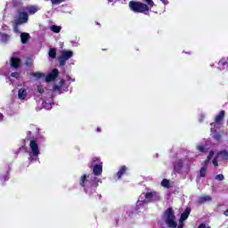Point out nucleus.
Segmentation results:
<instances>
[{
  "label": "nucleus",
  "mask_w": 228,
  "mask_h": 228,
  "mask_svg": "<svg viewBox=\"0 0 228 228\" xmlns=\"http://www.w3.org/2000/svg\"><path fill=\"white\" fill-rule=\"evenodd\" d=\"M160 199L161 196L156 191H148L147 192H143L138 198L135 209L140 212L145 211L149 202H158Z\"/></svg>",
  "instance_id": "nucleus-1"
},
{
  "label": "nucleus",
  "mask_w": 228,
  "mask_h": 228,
  "mask_svg": "<svg viewBox=\"0 0 228 228\" xmlns=\"http://www.w3.org/2000/svg\"><path fill=\"white\" fill-rule=\"evenodd\" d=\"M29 38H31V37L28 33L23 32L20 34L21 44H28V40H29Z\"/></svg>",
  "instance_id": "nucleus-20"
},
{
  "label": "nucleus",
  "mask_w": 228,
  "mask_h": 228,
  "mask_svg": "<svg viewBox=\"0 0 228 228\" xmlns=\"http://www.w3.org/2000/svg\"><path fill=\"white\" fill-rule=\"evenodd\" d=\"M211 126H215V123H212Z\"/></svg>",
  "instance_id": "nucleus-46"
},
{
  "label": "nucleus",
  "mask_w": 228,
  "mask_h": 228,
  "mask_svg": "<svg viewBox=\"0 0 228 228\" xmlns=\"http://www.w3.org/2000/svg\"><path fill=\"white\" fill-rule=\"evenodd\" d=\"M11 67H13V69H18L19 65H20V60L16 57H12L10 61Z\"/></svg>",
  "instance_id": "nucleus-16"
},
{
  "label": "nucleus",
  "mask_w": 228,
  "mask_h": 228,
  "mask_svg": "<svg viewBox=\"0 0 228 228\" xmlns=\"http://www.w3.org/2000/svg\"><path fill=\"white\" fill-rule=\"evenodd\" d=\"M63 81H61L60 86H55L54 90H61V87L63 86Z\"/></svg>",
  "instance_id": "nucleus-33"
},
{
  "label": "nucleus",
  "mask_w": 228,
  "mask_h": 228,
  "mask_svg": "<svg viewBox=\"0 0 228 228\" xmlns=\"http://www.w3.org/2000/svg\"><path fill=\"white\" fill-rule=\"evenodd\" d=\"M213 156H215V152L210 151L208 156L207 160H205V166L200 168V177H206V166L208 165V163H209V161H211V159H213Z\"/></svg>",
  "instance_id": "nucleus-10"
},
{
  "label": "nucleus",
  "mask_w": 228,
  "mask_h": 228,
  "mask_svg": "<svg viewBox=\"0 0 228 228\" xmlns=\"http://www.w3.org/2000/svg\"><path fill=\"white\" fill-rule=\"evenodd\" d=\"M145 3H147L148 6H151L152 8V6H154V1L152 0H144Z\"/></svg>",
  "instance_id": "nucleus-32"
},
{
  "label": "nucleus",
  "mask_w": 228,
  "mask_h": 228,
  "mask_svg": "<svg viewBox=\"0 0 228 228\" xmlns=\"http://www.w3.org/2000/svg\"><path fill=\"white\" fill-rule=\"evenodd\" d=\"M53 4H60L63 0H51Z\"/></svg>",
  "instance_id": "nucleus-36"
},
{
  "label": "nucleus",
  "mask_w": 228,
  "mask_h": 228,
  "mask_svg": "<svg viewBox=\"0 0 228 228\" xmlns=\"http://www.w3.org/2000/svg\"><path fill=\"white\" fill-rule=\"evenodd\" d=\"M4 118V116L0 113V122H3V118Z\"/></svg>",
  "instance_id": "nucleus-40"
},
{
  "label": "nucleus",
  "mask_w": 228,
  "mask_h": 228,
  "mask_svg": "<svg viewBox=\"0 0 228 228\" xmlns=\"http://www.w3.org/2000/svg\"><path fill=\"white\" fill-rule=\"evenodd\" d=\"M20 74L18 72H13L11 74V77H15V79H18Z\"/></svg>",
  "instance_id": "nucleus-35"
},
{
  "label": "nucleus",
  "mask_w": 228,
  "mask_h": 228,
  "mask_svg": "<svg viewBox=\"0 0 228 228\" xmlns=\"http://www.w3.org/2000/svg\"><path fill=\"white\" fill-rule=\"evenodd\" d=\"M90 163L93 167L94 175H96V176L102 175V161H101V159L93 158Z\"/></svg>",
  "instance_id": "nucleus-5"
},
{
  "label": "nucleus",
  "mask_w": 228,
  "mask_h": 228,
  "mask_svg": "<svg viewBox=\"0 0 228 228\" xmlns=\"http://www.w3.org/2000/svg\"><path fill=\"white\" fill-rule=\"evenodd\" d=\"M197 151H199V152H208V143L204 144H199L196 147Z\"/></svg>",
  "instance_id": "nucleus-22"
},
{
  "label": "nucleus",
  "mask_w": 228,
  "mask_h": 228,
  "mask_svg": "<svg viewBox=\"0 0 228 228\" xmlns=\"http://www.w3.org/2000/svg\"><path fill=\"white\" fill-rule=\"evenodd\" d=\"M129 7L132 12H135L136 13H143V12H149V6L147 4H142L141 2H130Z\"/></svg>",
  "instance_id": "nucleus-6"
},
{
  "label": "nucleus",
  "mask_w": 228,
  "mask_h": 228,
  "mask_svg": "<svg viewBox=\"0 0 228 228\" xmlns=\"http://www.w3.org/2000/svg\"><path fill=\"white\" fill-rule=\"evenodd\" d=\"M50 29L51 31H53V33H60V31H61V27L53 25L50 27Z\"/></svg>",
  "instance_id": "nucleus-27"
},
{
  "label": "nucleus",
  "mask_w": 228,
  "mask_h": 228,
  "mask_svg": "<svg viewBox=\"0 0 228 228\" xmlns=\"http://www.w3.org/2000/svg\"><path fill=\"white\" fill-rule=\"evenodd\" d=\"M111 2H113V0H109V3H111Z\"/></svg>",
  "instance_id": "nucleus-43"
},
{
  "label": "nucleus",
  "mask_w": 228,
  "mask_h": 228,
  "mask_svg": "<svg viewBox=\"0 0 228 228\" xmlns=\"http://www.w3.org/2000/svg\"><path fill=\"white\" fill-rule=\"evenodd\" d=\"M37 92L39 94H44V86H37Z\"/></svg>",
  "instance_id": "nucleus-34"
},
{
  "label": "nucleus",
  "mask_w": 228,
  "mask_h": 228,
  "mask_svg": "<svg viewBox=\"0 0 228 228\" xmlns=\"http://www.w3.org/2000/svg\"><path fill=\"white\" fill-rule=\"evenodd\" d=\"M59 71L58 69H53L46 77L45 81L46 83H51V81H54L56 77H58Z\"/></svg>",
  "instance_id": "nucleus-13"
},
{
  "label": "nucleus",
  "mask_w": 228,
  "mask_h": 228,
  "mask_svg": "<svg viewBox=\"0 0 228 228\" xmlns=\"http://www.w3.org/2000/svg\"><path fill=\"white\" fill-rule=\"evenodd\" d=\"M191 212V209L190 208H187L185 211L181 215L178 228L184 227V224H183V222L188 219V216H190Z\"/></svg>",
  "instance_id": "nucleus-11"
},
{
  "label": "nucleus",
  "mask_w": 228,
  "mask_h": 228,
  "mask_svg": "<svg viewBox=\"0 0 228 228\" xmlns=\"http://www.w3.org/2000/svg\"><path fill=\"white\" fill-rule=\"evenodd\" d=\"M225 115V112L224 110L220 111V113L216 117V123L214 126H218L222 120H224V117Z\"/></svg>",
  "instance_id": "nucleus-19"
},
{
  "label": "nucleus",
  "mask_w": 228,
  "mask_h": 228,
  "mask_svg": "<svg viewBox=\"0 0 228 228\" xmlns=\"http://www.w3.org/2000/svg\"><path fill=\"white\" fill-rule=\"evenodd\" d=\"M163 4H168V0H160Z\"/></svg>",
  "instance_id": "nucleus-39"
},
{
  "label": "nucleus",
  "mask_w": 228,
  "mask_h": 228,
  "mask_svg": "<svg viewBox=\"0 0 228 228\" xmlns=\"http://www.w3.org/2000/svg\"><path fill=\"white\" fill-rule=\"evenodd\" d=\"M126 172H127V167L126 166H122L119 170L117 173V175L115 176V181H118V179H120V177H122V175H124V174H126Z\"/></svg>",
  "instance_id": "nucleus-14"
},
{
  "label": "nucleus",
  "mask_w": 228,
  "mask_h": 228,
  "mask_svg": "<svg viewBox=\"0 0 228 228\" xmlns=\"http://www.w3.org/2000/svg\"><path fill=\"white\" fill-rule=\"evenodd\" d=\"M40 155V148H38V143L37 141L32 140L29 143V150H28V159L31 163L33 161H37L38 159V156Z\"/></svg>",
  "instance_id": "nucleus-4"
},
{
  "label": "nucleus",
  "mask_w": 228,
  "mask_h": 228,
  "mask_svg": "<svg viewBox=\"0 0 228 228\" xmlns=\"http://www.w3.org/2000/svg\"><path fill=\"white\" fill-rule=\"evenodd\" d=\"M224 216H228V208L224 212Z\"/></svg>",
  "instance_id": "nucleus-41"
},
{
  "label": "nucleus",
  "mask_w": 228,
  "mask_h": 228,
  "mask_svg": "<svg viewBox=\"0 0 228 228\" xmlns=\"http://www.w3.org/2000/svg\"><path fill=\"white\" fill-rule=\"evenodd\" d=\"M163 221L170 228L177 227V222L175 221V213L174 209L167 208L163 215Z\"/></svg>",
  "instance_id": "nucleus-3"
},
{
  "label": "nucleus",
  "mask_w": 228,
  "mask_h": 228,
  "mask_svg": "<svg viewBox=\"0 0 228 228\" xmlns=\"http://www.w3.org/2000/svg\"><path fill=\"white\" fill-rule=\"evenodd\" d=\"M26 10L30 15H34V13H37V12L40 10V7L37 5H32V6L27 7Z\"/></svg>",
  "instance_id": "nucleus-17"
},
{
  "label": "nucleus",
  "mask_w": 228,
  "mask_h": 228,
  "mask_svg": "<svg viewBox=\"0 0 228 228\" xmlns=\"http://www.w3.org/2000/svg\"><path fill=\"white\" fill-rule=\"evenodd\" d=\"M216 181H224V175L220 174L216 176Z\"/></svg>",
  "instance_id": "nucleus-31"
},
{
  "label": "nucleus",
  "mask_w": 228,
  "mask_h": 228,
  "mask_svg": "<svg viewBox=\"0 0 228 228\" xmlns=\"http://www.w3.org/2000/svg\"><path fill=\"white\" fill-rule=\"evenodd\" d=\"M200 122H202V118H200Z\"/></svg>",
  "instance_id": "nucleus-45"
},
{
  "label": "nucleus",
  "mask_w": 228,
  "mask_h": 228,
  "mask_svg": "<svg viewBox=\"0 0 228 228\" xmlns=\"http://www.w3.org/2000/svg\"><path fill=\"white\" fill-rule=\"evenodd\" d=\"M32 76L36 79H41V77H45V75H44V73H40V72L33 73Z\"/></svg>",
  "instance_id": "nucleus-28"
},
{
  "label": "nucleus",
  "mask_w": 228,
  "mask_h": 228,
  "mask_svg": "<svg viewBox=\"0 0 228 228\" xmlns=\"http://www.w3.org/2000/svg\"><path fill=\"white\" fill-rule=\"evenodd\" d=\"M202 118H204V114L201 115Z\"/></svg>",
  "instance_id": "nucleus-44"
},
{
  "label": "nucleus",
  "mask_w": 228,
  "mask_h": 228,
  "mask_svg": "<svg viewBox=\"0 0 228 228\" xmlns=\"http://www.w3.org/2000/svg\"><path fill=\"white\" fill-rule=\"evenodd\" d=\"M74 53L70 50H62L61 52V56L59 57L60 65H65L67 60H70V57L73 56Z\"/></svg>",
  "instance_id": "nucleus-8"
},
{
  "label": "nucleus",
  "mask_w": 228,
  "mask_h": 228,
  "mask_svg": "<svg viewBox=\"0 0 228 228\" xmlns=\"http://www.w3.org/2000/svg\"><path fill=\"white\" fill-rule=\"evenodd\" d=\"M53 104H54L53 96H49L48 98L42 100V105L45 110H51L53 108Z\"/></svg>",
  "instance_id": "nucleus-12"
},
{
  "label": "nucleus",
  "mask_w": 228,
  "mask_h": 228,
  "mask_svg": "<svg viewBox=\"0 0 228 228\" xmlns=\"http://www.w3.org/2000/svg\"><path fill=\"white\" fill-rule=\"evenodd\" d=\"M160 184L163 188H170V180L163 179Z\"/></svg>",
  "instance_id": "nucleus-26"
},
{
  "label": "nucleus",
  "mask_w": 228,
  "mask_h": 228,
  "mask_svg": "<svg viewBox=\"0 0 228 228\" xmlns=\"http://www.w3.org/2000/svg\"><path fill=\"white\" fill-rule=\"evenodd\" d=\"M28 91L29 87H28L27 86H23V87L18 90V99H20V101H26Z\"/></svg>",
  "instance_id": "nucleus-9"
},
{
  "label": "nucleus",
  "mask_w": 228,
  "mask_h": 228,
  "mask_svg": "<svg viewBox=\"0 0 228 228\" xmlns=\"http://www.w3.org/2000/svg\"><path fill=\"white\" fill-rule=\"evenodd\" d=\"M183 159H179L175 164V170L176 172H181V169L183 168Z\"/></svg>",
  "instance_id": "nucleus-23"
},
{
  "label": "nucleus",
  "mask_w": 228,
  "mask_h": 228,
  "mask_svg": "<svg viewBox=\"0 0 228 228\" xmlns=\"http://www.w3.org/2000/svg\"><path fill=\"white\" fill-rule=\"evenodd\" d=\"M198 228H209V226H208V225H206L204 224H201L199 225Z\"/></svg>",
  "instance_id": "nucleus-38"
},
{
  "label": "nucleus",
  "mask_w": 228,
  "mask_h": 228,
  "mask_svg": "<svg viewBox=\"0 0 228 228\" xmlns=\"http://www.w3.org/2000/svg\"><path fill=\"white\" fill-rule=\"evenodd\" d=\"M211 196H201L199 199L200 204H204V202H211Z\"/></svg>",
  "instance_id": "nucleus-24"
},
{
  "label": "nucleus",
  "mask_w": 228,
  "mask_h": 228,
  "mask_svg": "<svg viewBox=\"0 0 228 228\" xmlns=\"http://www.w3.org/2000/svg\"><path fill=\"white\" fill-rule=\"evenodd\" d=\"M3 29H4V31H6V29H8V26H4V27H3Z\"/></svg>",
  "instance_id": "nucleus-42"
},
{
  "label": "nucleus",
  "mask_w": 228,
  "mask_h": 228,
  "mask_svg": "<svg viewBox=\"0 0 228 228\" xmlns=\"http://www.w3.org/2000/svg\"><path fill=\"white\" fill-rule=\"evenodd\" d=\"M49 56L50 58H56V49L54 48L50 49Z\"/></svg>",
  "instance_id": "nucleus-30"
},
{
  "label": "nucleus",
  "mask_w": 228,
  "mask_h": 228,
  "mask_svg": "<svg viewBox=\"0 0 228 228\" xmlns=\"http://www.w3.org/2000/svg\"><path fill=\"white\" fill-rule=\"evenodd\" d=\"M10 35L4 34L3 32L0 33V42H2V44H6V42H10Z\"/></svg>",
  "instance_id": "nucleus-18"
},
{
  "label": "nucleus",
  "mask_w": 228,
  "mask_h": 228,
  "mask_svg": "<svg viewBox=\"0 0 228 228\" xmlns=\"http://www.w3.org/2000/svg\"><path fill=\"white\" fill-rule=\"evenodd\" d=\"M28 22V13L20 12V18L17 21V24H26Z\"/></svg>",
  "instance_id": "nucleus-15"
},
{
  "label": "nucleus",
  "mask_w": 228,
  "mask_h": 228,
  "mask_svg": "<svg viewBox=\"0 0 228 228\" xmlns=\"http://www.w3.org/2000/svg\"><path fill=\"white\" fill-rule=\"evenodd\" d=\"M18 25L19 24L16 23V25L13 28L15 33H19V27H18Z\"/></svg>",
  "instance_id": "nucleus-37"
},
{
  "label": "nucleus",
  "mask_w": 228,
  "mask_h": 228,
  "mask_svg": "<svg viewBox=\"0 0 228 228\" xmlns=\"http://www.w3.org/2000/svg\"><path fill=\"white\" fill-rule=\"evenodd\" d=\"M8 179H10L8 173L5 175H0V183H4V181H8Z\"/></svg>",
  "instance_id": "nucleus-29"
},
{
  "label": "nucleus",
  "mask_w": 228,
  "mask_h": 228,
  "mask_svg": "<svg viewBox=\"0 0 228 228\" xmlns=\"http://www.w3.org/2000/svg\"><path fill=\"white\" fill-rule=\"evenodd\" d=\"M225 67H227V59L223 58L218 63V68L220 69V70H224Z\"/></svg>",
  "instance_id": "nucleus-21"
},
{
  "label": "nucleus",
  "mask_w": 228,
  "mask_h": 228,
  "mask_svg": "<svg viewBox=\"0 0 228 228\" xmlns=\"http://www.w3.org/2000/svg\"><path fill=\"white\" fill-rule=\"evenodd\" d=\"M211 134L213 136V138H215L216 140H220L221 135L219 133H217L216 130H215V128L211 127Z\"/></svg>",
  "instance_id": "nucleus-25"
},
{
  "label": "nucleus",
  "mask_w": 228,
  "mask_h": 228,
  "mask_svg": "<svg viewBox=\"0 0 228 228\" xmlns=\"http://www.w3.org/2000/svg\"><path fill=\"white\" fill-rule=\"evenodd\" d=\"M227 159L228 152L227 151H223L216 154V156L212 159V163L214 167H218V161H227Z\"/></svg>",
  "instance_id": "nucleus-7"
},
{
  "label": "nucleus",
  "mask_w": 228,
  "mask_h": 228,
  "mask_svg": "<svg viewBox=\"0 0 228 228\" xmlns=\"http://www.w3.org/2000/svg\"><path fill=\"white\" fill-rule=\"evenodd\" d=\"M99 183L102 182L94 175H83L80 177V185L83 186L87 195H94L95 193V188L99 186Z\"/></svg>",
  "instance_id": "nucleus-2"
}]
</instances>
